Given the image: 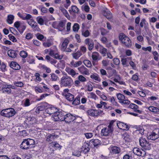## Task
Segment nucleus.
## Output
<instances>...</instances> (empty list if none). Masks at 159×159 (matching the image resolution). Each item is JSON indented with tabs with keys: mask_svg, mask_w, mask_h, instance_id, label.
<instances>
[{
	"mask_svg": "<svg viewBox=\"0 0 159 159\" xmlns=\"http://www.w3.org/2000/svg\"><path fill=\"white\" fill-rule=\"evenodd\" d=\"M16 113L14 109L10 108L2 110L0 112V114L3 116L10 118L14 116Z\"/></svg>",
	"mask_w": 159,
	"mask_h": 159,
	"instance_id": "f257e3e1",
	"label": "nucleus"
},
{
	"mask_svg": "<svg viewBox=\"0 0 159 159\" xmlns=\"http://www.w3.org/2000/svg\"><path fill=\"white\" fill-rule=\"evenodd\" d=\"M73 83L72 79L69 77H62L61 79V85L63 87H70Z\"/></svg>",
	"mask_w": 159,
	"mask_h": 159,
	"instance_id": "f03ea898",
	"label": "nucleus"
},
{
	"mask_svg": "<svg viewBox=\"0 0 159 159\" xmlns=\"http://www.w3.org/2000/svg\"><path fill=\"white\" fill-rule=\"evenodd\" d=\"M139 144L145 150H149L151 149V145L149 141L142 137L139 139Z\"/></svg>",
	"mask_w": 159,
	"mask_h": 159,
	"instance_id": "7ed1b4c3",
	"label": "nucleus"
},
{
	"mask_svg": "<svg viewBox=\"0 0 159 159\" xmlns=\"http://www.w3.org/2000/svg\"><path fill=\"white\" fill-rule=\"evenodd\" d=\"M65 113L61 110H58L55 114L53 115L52 116L56 121H63L65 120Z\"/></svg>",
	"mask_w": 159,
	"mask_h": 159,
	"instance_id": "20e7f679",
	"label": "nucleus"
},
{
	"mask_svg": "<svg viewBox=\"0 0 159 159\" xmlns=\"http://www.w3.org/2000/svg\"><path fill=\"white\" fill-rule=\"evenodd\" d=\"M88 115L92 117H97L101 114L103 113V111L96 109H90L87 111Z\"/></svg>",
	"mask_w": 159,
	"mask_h": 159,
	"instance_id": "39448f33",
	"label": "nucleus"
},
{
	"mask_svg": "<svg viewBox=\"0 0 159 159\" xmlns=\"http://www.w3.org/2000/svg\"><path fill=\"white\" fill-rule=\"evenodd\" d=\"M148 139L155 140L159 137V129H155L153 132L148 135Z\"/></svg>",
	"mask_w": 159,
	"mask_h": 159,
	"instance_id": "423d86ee",
	"label": "nucleus"
},
{
	"mask_svg": "<svg viewBox=\"0 0 159 159\" xmlns=\"http://www.w3.org/2000/svg\"><path fill=\"white\" fill-rule=\"evenodd\" d=\"M133 152L134 154L139 156L144 157L146 155V152L144 150L138 148H134Z\"/></svg>",
	"mask_w": 159,
	"mask_h": 159,
	"instance_id": "0eeeda50",
	"label": "nucleus"
},
{
	"mask_svg": "<svg viewBox=\"0 0 159 159\" xmlns=\"http://www.w3.org/2000/svg\"><path fill=\"white\" fill-rule=\"evenodd\" d=\"M113 129L109 127H106L101 130V134L102 135L104 136L110 135L112 133Z\"/></svg>",
	"mask_w": 159,
	"mask_h": 159,
	"instance_id": "6e6552de",
	"label": "nucleus"
},
{
	"mask_svg": "<svg viewBox=\"0 0 159 159\" xmlns=\"http://www.w3.org/2000/svg\"><path fill=\"white\" fill-rule=\"evenodd\" d=\"M84 43L88 46V49L91 51L94 47V43L93 40L89 38L86 39L84 40Z\"/></svg>",
	"mask_w": 159,
	"mask_h": 159,
	"instance_id": "1a4fd4ad",
	"label": "nucleus"
},
{
	"mask_svg": "<svg viewBox=\"0 0 159 159\" xmlns=\"http://www.w3.org/2000/svg\"><path fill=\"white\" fill-rule=\"evenodd\" d=\"M64 121L67 123H69L73 121L76 119L75 116L70 114H65L64 118Z\"/></svg>",
	"mask_w": 159,
	"mask_h": 159,
	"instance_id": "9d476101",
	"label": "nucleus"
},
{
	"mask_svg": "<svg viewBox=\"0 0 159 159\" xmlns=\"http://www.w3.org/2000/svg\"><path fill=\"white\" fill-rule=\"evenodd\" d=\"M58 136L57 135L55 134L52 133V134H49L46 138V141L49 142L51 144L52 143H53V141H54L57 138Z\"/></svg>",
	"mask_w": 159,
	"mask_h": 159,
	"instance_id": "9b49d317",
	"label": "nucleus"
},
{
	"mask_svg": "<svg viewBox=\"0 0 159 159\" xmlns=\"http://www.w3.org/2000/svg\"><path fill=\"white\" fill-rule=\"evenodd\" d=\"M58 109L55 107H50L46 108L45 111L47 114H48L51 115L52 114H54L56 113L57 111L58 110Z\"/></svg>",
	"mask_w": 159,
	"mask_h": 159,
	"instance_id": "f8f14e48",
	"label": "nucleus"
},
{
	"mask_svg": "<svg viewBox=\"0 0 159 159\" xmlns=\"http://www.w3.org/2000/svg\"><path fill=\"white\" fill-rule=\"evenodd\" d=\"M77 69L81 74L86 75H89V70L84 66L78 67Z\"/></svg>",
	"mask_w": 159,
	"mask_h": 159,
	"instance_id": "ddd939ff",
	"label": "nucleus"
},
{
	"mask_svg": "<svg viewBox=\"0 0 159 159\" xmlns=\"http://www.w3.org/2000/svg\"><path fill=\"white\" fill-rule=\"evenodd\" d=\"M117 125L119 129L123 130H127L129 129V127L126 124L120 121H117Z\"/></svg>",
	"mask_w": 159,
	"mask_h": 159,
	"instance_id": "4468645a",
	"label": "nucleus"
},
{
	"mask_svg": "<svg viewBox=\"0 0 159 159\" xmlns=\"http://www.w3.org/2000/svg\"><path fill=\"white\" fill-rule=\"evenodd\" d=\"M2 91L3 93H6L8 94H10L11 90L10 88L9 84L3 85L2 87Z\"/></svg>",
	"mask_w": 159,
	"mask_h": 159,
	"instance_id": "2eb2a0df",
	"label": "nucleus"
},
{
	"mask_svg": "<svg viewBox=\"0 0 159 159\" xmlns=\"http://www.w3.org/2000/svg\"><path fill=\"white\" fill-rule=\"evenodd\" d=\"M81 149V151L83 152L84 153L86 154L90 150L89 144L87 143H84Z\"/></svg>",
	"mask_w": 159,
	"mask_h": 159,
	"instance_id": "dca6fc26",
	"label": "nucleus"
},
{
	"mask_svg": "<svg viewBox=\"0 0 159 159\" xmlns=\"http://www.w3.org/2000/svg\"><path fill=\"white\" fill-rule=\"evenodd\" d=\"M122 43L124 44V45L127 47H129L131 46V41L130 39L127 36L125 37V39L122 40L121 42Z\"/></svg>",
	"mask_w": 159,
	"mask_h": 159,
	"instance_id": "f3484780",
	"label": "nucleus"
},
{
	"mask_svg": "<svg viewBox=\"0 0 159 159\" xmlns=\"http://www.w3.org/2000/svg\"><path fill=\"white\" fill-rule=\"evenodd\" d=\"M82 64V62L81 61H75L72 60L70 62V66L71 67H77Z\"/></svg>",
	"mask_w": 159,
	"mask_h": 159,
	"instance_id": "a211bd4d",
	"label": "nucleus"
},
{
	"mask_svg": "<svg viewBox=\"0 0 159 159\" xmlns=\"http://www.w3.org/2000/svg\"><path fill=\"white\" fill-rule=\"evenodd\" d=\"M27 140L26 139H24L22 142L21 144L20 145V148L22 149H27L29 148H30Z\"/></svg>",
	"mask_w": 159,
	"mask_h": 159,
	"instance_id": "6ab92c4d",
	"label": "nucleus"
},
{
	"mask_svg": "<svg viewBox=\"0 0 159 159\" xmlns=\"http://www.w3.org/2000/svg\"><path fill=\"white\" fill-rule=\"evenodd\" d=\"M99 54L97 52H94L92 53L91 57L93 61H97L100 60V59L99 58Z\"/></svg>",
	"mask_w": 159,
	"mask_h": 159,
	"instance_id": "aec40b11",
	"label": "nucleus"
},
{
	"mask_svg": "<svg viewBox=\"0 0 159 159\" xmlns=\"http://www.w3.org/2000/svg\"><path fill=\"white\" fill-rule=\"evenodd\" d=\"M10 66L11 68L15 70H19L20 68V66L19 64L15 61L11 62Z\"/></svg>",
	"mask_w": 159,
	"mask_h": 159,
	"instance_id": "412c9836",
	"label": "nucleus"
},
{
	"mask_svg": "<svg viewBox=\"0 0 159 159\" xmlns=\"http://www.w3.org/2000/svg\"><path fill=\"white\" fill-rule=\"evenodd\" d=\"M110 152L113 154H118L120 152V148L116 146H113L110 148Z\"/></svg>",
	"mask_w": 159,
	"mask_h": 159,
	"instance_id": "4be33fe9",
	"label": "nucleus"
},
{
	"mask_svg": "<svg viewBox=\"0 0 159 159\" xmlns=\"http://www.w3.org/2000/svg\"><path fill=\"white\" fill-rule=\"evenodd\" d=\"M103 14L107 19H110L112 18V15L110 11H103Z\"/></svg>",
	"mask_w": 159,
	"mask_h": 159,
	"instance_id": "5701e85b",
	"label": "nucleus"
},
{
	"mask_svg": "<svg viewBox=\"0 0 159 159\" xmlns=\"http://www.w3.org/2000/svg\"><path fill=\"white\" fill-rule=\"evenodd\" d=\"M65 70L69 75L72 77H74L76 74V72L75 70L70 67H66Z\"/></svg>",
	"mask_w": 159,
	"mask_h": 159,
	"instance_id": "b1692460",
	"label": "nucleus"
},
{
	"mask_svg": "<svg viewBox=\"0 0 159 159\" xmlns=\"http://www.w3.org/2000/svg\"><path fill=\"white\" fill-rule=\"evenodd\" d=\"M8 55L12 58L16 57L17 53L15 51L13 50H9L7 52Z\"/></svg>",
	"mask_w": 159,
	"mask_h": 159,
	"instance_id": "393cba45",
	"label": "nucleus"
},
{
	"mask_svg": "<svg viewBox=\"0 0 159 159\" xmlns=\"http://www.w3.org/2000/svg\"><path fill=\"white\" fill-rule=\"evenodd\" d=\"M82 54V52L80 51H78L77 52L72 54L73 57L76 60L78 59Z\"/></svg>",
	"mask_w": 159,
	"mask_h": 159,
	"instance_id": "a878e982",
	"label": "nucleus"
},
{
	"mask_svg": "<svg viewBox=\"0 0 159 159\" xmlns=\"http://www.w3.org/2000/svg\"><path fill=\"white\" fill-rule=\"evenodd\" d=\"M98 51L102 55L103 57H105L106 55L107 49L102 46H100Z\"/></svg>",
	"mask_w": 159,
	"mask_h": 159,
	"instance_id": "bb28decb",
	"label": "nucleus"
},
{
	"mask_svg": "<svg viewBox=\"0 0 159 159\" xmlns=\"http://www.w3.org/2000/svg\"><path fill=\"white\" fill-rule=\"evenodd\" d=\"M69 43V41L68 39H65L64 40L61 45V50L62 51L65 50V48H67Z\"/></svg>",
	"mask_w": 159,
	"mask_h": 159,
	"instance_id": "cd10ccee",
	"label": "nucleus"
},
{
	"mask_svg": "<svg viewBox=\"0 0 159 159\" xmlns=\"http://www.w3.org/2000/svg\"><path fill=\"white\" fill-rule=\"evenodd\" d=\"M64 96L70 102L73 101L74 100V95L70 93L65 94Z\"/></svg>",
	"mask_w": 159,
	"mask_h": 159,
	"instance_id": "c85d7f7f",
	"label": "nucleus"
},
{
	"mask_svg": "<svg viewBox=\"0 0 159 159\" xmlns=\"http://www.w3.org/2000/svg\"><path fill=\"white\" fill-rule=\"evenodd\" d=\"M14 18V17L13 15L11 14L9 15L7 17V22L10 24H12L13 23Z\"/></svg>",
	"mask_w": 159,
	"mask_h": 159,
	"instance_id": "c756f323",
	"label": "nucleus"
},
{
	"mask_svg": "<svg viewBox=\"0 0 159 159\" xmlns=\"http://www.w3.org/2000/svg\"><path fill=\"white\" fill-rule=\"evenodd\" d=\"M41 84L42 85H40V87H41L42 89H40V93L43 92H47L49 90V88L46 84L43 83H42Z\"/></svg>",
	"mask_w": 159,
	"mask_h": 159,
	"instance_id": "7c9ffc66",
	"label": "nucleus"
},
{
	"mask_svg": "<svg viewBox=\"0 0 159 159\" xmlns=\"http://www.w3.org/2000/svg\"><path fill=\"white\" fill-rule=\"evenodd\" d=\"M93 144L94 147H97L99 145L100 143V141L98 139H92L90 141Z\"/></svg>",
	"mask_w": 159,
	"mask_h": 159,
	"instance_id": "2f4dec72",
	"label": "nucleus"
},
{
	"mask_svg": "<svg viewBox=\"0 0 159 159\" xmlns=\"http://www.w3.org/2000/svg\"><path fill=\"white\" fill-rule=\"evenodd\" d=\"M41 68L42 70L43 71H46V72L48 73H50L51 72V69L45 65H43L41 66Z\"/></svg>",
	"mask_w": 159,
	"mask_h": 159,
	"instance_id": "473e14b6",
	"label": "nucleus"
},
{
	"mask_svg": "<svg viewBox=\"0 0 159 159\" xmlns=\"http://www.w3.org/2000/svg\"><path fill=\"white\" fill-rule=\"evenodd\" d=\"M26 140L29 145L28 146L30 147V148L34 147V145L35 144V141L34 140L30 139H26Z\"/></svg>",
	"mask_w": 159,
	"mask_h": 159,
	"instance_id": "72a5a7b5",
	"label": "nucleus"
},
{
	"mask_svg": "<svg viewBox=\"0 0 159 159\" xmlns=\"http://www.w3.org/2000/svg\"><path fill=\"white\" fill-rule=\"evenodd\" d=\"M90 77L92 79L98 81V82H100L101 81V79L100 77L97 74H93L91 75L90 76Z\"/></svg>",
	"mask_w": 159,
	"mask_h": 159,
	"instance_id": "f704fd0d",
	"label": "nucleus"
},
{
	"mask_svg": "<svg viewBox=\"0 0 159 159\" xmlns=\"http://www.w3.org/2000/svg\"><path fill=\"white\" fill-rule=\"evenodd\" d=\"M118 99L119 100V102L120 103L123 102V100L125 99V96L122 94L119 93L117 95Z\"/></svg>",
	"mask_w": 159,
	"mask_h": 159,
	"instance_id": "c9c22d12",
	"label": "nucleus"
},
{
	"mask_svg": "<svg viewBox=\"0 0 159 159\" xmlns=\"http://www.w3.org/2000/svg\"><path fill=\"white\" fill-rule=\"evenodd\" d=\"M148 109L150 111L152 112L156 113L159 112V109L154 106H150Z\"/></svg>",
	"mask_w": 159,
	"mask_h": 159,
	"instance_id": "e433bc0d",
	"label": "nucleus"
},
{
	"mask_svg": "<svg viewBox=\"0 0 159 159\" xmlns=\"http://www.w3.org/2000/svg\"><path fill=\"white\" fill-rule=\"evenodd\" d=\"M136 34L139 35L137 37V40L140 42H143V41L144 38L141 35V32H137Z\"/></svg>",
	"mask_w": 159,
	"mask_h": 159,
	"instance_id": "4c0bfd02",
	"label": "nucleus"
},
{
	"mask_svg": "<svg viewBox=\"0 0 159 159\" xmlns=\"http://www.w3.org/2000/svg\"><path fill=\"white\" fill-rule=\"evenodd\" d=\"M51 80L53 81H57L58 79V77L54 73H52L50 74Z\"/></svg>",
	"mask_w": 159,
	"mask_h": 159,
	"instance_id": "58836bf2",
	"label": "nucleus"
},
{
	"mask_svg": "<svg viewBox=\"0 0 159 159\" xmlns=\"http://www.w3.org/2000/svg\"><path fill=\"white\" fill-rule=\"evenodd\" d=\"M80 98L79 96H77L75 99H74L72 102V104L78 105L80 104Z\"/></svg>",
	"mask_w": 159,
	"mask_h": 159,
	"instance_id": "ea45409f",
	"label": "nucleus"
},
{
	"mask_svg": "<svg viewBox=\"0 0 159 159\" xmlns=\"http://www.w3.org/2000/svg\"><path fill=\"white\" fill-rule=\"evenodd\" d=\"M53 48L54 50H52L51 48L50 49L49 53L51 56H52V57L55 54V53L57 50V49L56 46H54Z\"/></svg>",
	"mask_w": 159,
	"mask_h": 159,
	"instance_id": "a19ab883",
	"label": "nucleus"
},
{
	"mask_svg": "<svg viewBox=\"0 0 159 159\" xmlns=\"http://www.w3.org/2000/svg\"><path fill=\"white\" fill-rule=\"evenodd\" d=\"M84 64L88 67L90 68L92 65L90 61L88 60H84L83 61Z\"/></svg>",
	"mask_w": 159,
	"mask_h": 159,
	"instance_id": "79ce46f5",
	"label": "nucleus"
},
{
	"mask_svg": "<svg viewBox=\"0 0 159 159\" xmlns=\"http://www.w3.org/2000/svg\"><path fill=\"white\" fill-rule=\"evenodd\" d=\"M27 23L33 28L37 24V23L36 22L32 19H30L29 20L27 21Z\"/></svg>",
	"mask_w": 159,
	"mask_h": 159,
	"instance_id": "37998d69",
	"label": "nucleus"
},
{
	"mask_svg": "<svg viewBox=\"0 0 159 159\" xmlns=\"http://www.w3.org/2000/svg\"><path fill=\"white\" fill-rule=\"evenodd\" d=\"M26 27L24 25H20L18 30L20 34H22L25 29Z\"/></svg>",
	"mask_w": 159,
	"mask_h": 159,
	"instance_id": "c03bdc74",
	"label": "nucleus"
},
{
	"mask_svg": "<svg viewBox=\"0 0 159 159\" xmlns=\"http://www.w3.org/2000/svg\"><path fill=\"white\" fill-rule=\"evenodd\" d=\"M72 28L74 31L77 32L80 28L79 25L77 23H75L73 26Z\"/></svg>",
	"mask_w": 159,
	"mask_h": 159,
	"instance_id": "a18cd8bd",
	"label": "nucleus"
},
{
	"mask_svg": "<svg viewBox=\"0 0 159 159\" xmlns=\"http://www.w3.org/2000/svg\"><path fill=\"white\" fill-rule=\"evenodd\" d=\"M128 60H131V57H129L126 58H122L121 60L122 64L123 65H126L127 64V61Z\"/></svg>",
	"mask_w": 159,
	"mask_h": 159,
	"instance_id": "49530a36",
	"label": "nucleus"
},
{
	"mask_svg": "<svg viewBox=\"0 0 159 159\" xmlns=\"http://www.w3.org/2000/svg\"><path fill=\"white\" fill-rule=\"evenodd\" d=\"M78 79L80 81L82 82H86L87 81V79L83 75H79L78 76Z\"/></svg>",
	"mask_w": 159,
	"mask_h": 159,
	"instance_id": "de8ad7c7",
	"label": "nucleus"
},
{
	"mask_svg": "<svg viewBox=\"0 0 159 159\" xmlns=\"http://www.w3.org/2000/svg\"><path fill=\"white\" fill-rule=\"evenodd\" d=\"M82 34L84 37H87L89 35L90 33L88 30L85 31L83 30L82 31Z\"/></svg>",
	"mask_w": 159,
	"mask_h": 159,
	"instance_id": "09e8293b",
	"label": "nucleus"
},
{
	"mask_svg": "<svg viewBox=\"0 0 159 159\" xmlns=\"http://www.w3.org/2000/svg\"><path fill=\"white\" fill-rule=\"evenodd\" d=\"M90 97L91 98L94 99L95 100H96L98 99V97L96 95V94L93 93H89Z\"/></svg>",
	"mask_w": 159,
	"mask_h": 159,
	"instance_id": "8fccbe9b",
	"label": "nucleus"
},
{
	"mask_svg": "<svg viewBox=\"0 0 159 159\" xmlns=\"http://www.w3.org/2000/svg\"><path fill=\"white\" fill-rule=\"evenodd\" d=\"M47 104L46 102L40 104V111H43L46 108Z\"/></svg>",
	"mask_w": 159,
	"mask_h": 159,
	"instance_id": "3c124183",
	"label": "nucleus"
},
{
	"mask_svg": "<svg viewBox=\"0 0 159 159\" xmlns=\"http://www.w3.org/2000/svg\"><path fill=\"white\" fill-rule=\"evenodd\" d=\"M32 17V16L29 14L26 13L24 14V17H22V19L24 20H29Z\"/></svg>",
	"mask_w": 159,
	"mask_h": 159,
	"instance_id": "603ef678",
	"label": "nucleus"
},
{
	"mask_svg": "<svg viewBox=\"0 0 159 159\" xmlns=\"http://www.w3.org/2000/svg\"><path fill=\"white\" fill-rule=\"evenodd\" d=\"M129 108L134 109L135 110L136 109H138L139 108V107L137 105L134 103H131L129 107Z\"/></svg>",
	"mask_w": 159,
	"mask_h": 159,
	"instance_id": "864d4df0",
	"label": "nucleus"
},
{
	"mask_svg": "<svg viewBox=\"0 0 159 159\" xmlns=\"http://www.w3.org/2000/svg\"><path fill=\"white\" fill-rule=\"evenodd\" d=\"M20 54V56L23 58H26L27 57L28 55L27 53L24 51H21Z\"/></svg>",
	"mask_w": 159,
	"mask_h": 159,
	"instance_id": "5fc2aeb1",
	"label": "nucleus"
},
{
	"mask_svg": "<svg viewBox=\"0 0 159 159\" xmlns=\"http://www.w3.org/2000/svg\"><path fill=\"white\" fill-rule=\"evenodd\" d=\"M63 57L62 55H60L57 53H55L54 56H53V57L59 60L63 58Z\"/></svg>",
	"mask_w": 159,
	"mask_h": 159,
	"instance_id": "6e6d98bb",
	"label": "nucleus"
},
{
	"mask_svg": "<svg viewBox=\"0 0 159 159\" xmlns=\"http://www.w3.org/2000/svg\"><path fill=\"white\" fill-rule=\"evenodd\" d=\"M101 34L102 35L104 36L108 33V31L105 29L102 28L100 29Z\"/></svg>",
	"mask_w": 159,
	"mask_h": 159,
	"instance_id": "4d7b16f0",
	"label": "nucleus"
},
{
	"mask_svg": "<svg viewBox=\"0 0 159 159\" xmlns=\"http://www.w3.org/2000/svg\"><path fill=\"white\" fill-rule=\"evenodd\" d=\"M14 84L16 86L20 87H22L24 85L23 83L20 81L15 82L14 83Z\"/></svg>",
	"mask_w": 159,
	"mask_h": 159,
	"instance_id": "13d9d810",
	"label": "nucleus"
},
{
	"mask_svg": "<svg viewBox=\"0 0 159 159\" xmlns=\"http://www.w3.org/2000/svg\"><path fill=\"white\" fill-rule=\"evenodd\" d=\"M127 36H125V34L122 33H121L120 34L119 36V39L121 41V42L122 41V40H124L125 37Z\"/></svg>",
	"mask_w": 159,
	"mask_h": 159,
	"instance_id": "bf43d9fd",
	"label": "nucleus"
},
{
	"mask_svg": "<svg viewBox=\"0 0 159 159\" xmlns=\"http://www.w3.org/2000/svg\"><path fill=\"white\" fill-rule=\"evenodd\" d=\"M114 63L116 65H118L120 63L119 59L117 58H115L113 60Z\"/></svg>",
	"mask_w": 159,
	"mask_h": 159,
	"instance_id": "052dcab7",
	"label": "nucleus"
},
{
	"mask_svg": "<svg viewBox=\"0 0 159 159\" xmlns=\"http://www.w3.org/2000/svg\"><path fill=\"white\" fill-rule=\"evenodd\" d=\"M101 41L103 44H106L108 42V39L106 37L102 36L101 39Z\"/></svg>",
	"mask_w": 159,
	"mask_h": 159,
	"instance_id": "680f3d73",
	"label": "nucleus"
},
{
	"mask_svg": "<svg viewBox=\"0 0 159 159\" xmlns=\"http://www.w3.org/2000/svg\"><path fill=\"white\" fill-rule=\"evenodd\" d=\"M8 36L10 39L13 42H16L17 41L15 37L13 36L11 34H9Z\"/></svg>",
	"mask_w": 159,
	"mask_h": 159,
	"instance_id": "e2e57ef3",
	"label": "nucleus"
},
{
	"mask_svg": "<svg viewBox=\"0 0 159 159\" xmlns=\"http://www.w3.org/2000/svg\"><path fill=\"white\" fill-rule=\"evenodd\" d=\"M109 61L108 60H103L102 61V64L104 66H107L109 64Z\"/></svg>",
	"mask_w": 159,
	"mask_h": 159,
	"instance_id": "0e129e2a",
	"label": "nucleus"
},
{
	"mask_svg": "<svg viewBox=\"0 0 159 159\" xmlns=\"http://www.w3.org/2000/svg\"><path fill=\"white\" fill-rule=\"evenodd\" d=\"M142 49L144 51H148L149 52H151L152 51V47L151 46H148L146 48L143 47Z\"/></svg>",
	"mask_w": 159,
	"mask_h": 159,
	"instance_id": "69168bd1",
	"label": "nucleus"
},
{
	"mask_svg": "<svg viewBox=\"0 0 159 159\" xmlns=\"http://www.w3.org/2000/svg\"><path fill=\"white\" fill-rule=\"evenodd\" d=\"M84 134L87 139L90 138L93 136V134L91 133H86Z\"/></svg>",
	"mask_w": 159,
	"mask_h": 159,
	"instance_id": "338daca9",
	"label": "nucleus"
},
{
	"mask_svg": "<svg viewBox=\"0 0 159 159\" xmlns=\"http://www.w3.org/2000/svg\"><path fill=\"white\" fill-rule=\"evenodd\" d=\"M131 79L133 80L137 81L138 80L139 77L136 74H134L132 75Z\"/></svg>",
	"mask_w": 159,
	"mask_h": 159,
	"instance_id": "774afa93",
	"label": "nucleus"
}]
</instances>
